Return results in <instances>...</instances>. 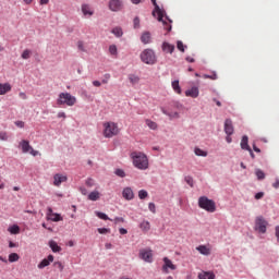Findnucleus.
Returning a JSON list of instances; mask_svg holds the SVG:
<instances>
[{"mask_svg": "<svg viewBox=\"0 0 279 279\" xmlns=\"http://www.w3.org/2000/svg\"><path fill=\"white\" fill-rule=\"evenodd\" d=\"M131 158L133 160V165L136 169H140L141 171H146L149 167V160L147 155L141 151H133L131 154Z\"/></svg>", "mask_w": 279, "mask_h": 279, "instance_id": "f257e3e1", "label": "nucleus"}, {"mask_svg": "<svg viewBox=\"0 0 279 279\" xmlns=\"http://www.w3.org/2000/svg\"><path fill=\"white\" fill-rule=\"evenodd\" d=\"M151 3L155 7V10L153 11V16H157L158 22H162L163 28L167 32H170L172 29V21L168 20V22L166 20H163L165 17V11H162L160 9V7L157 4V0H151Z\"/></svg>", "mask_w": 279, "mask_h": 279, "instance_id": "f03ea898", "label": "nucleus"}, {"mask_svg": "<svg viewBox=\"0 0 279 279\" xmlns=\"http://www.w3.org/2000/svg\"><path fill=\"white\" fill-rule=\"evenodd\" d=\"M57 105L58 106H69L73 107L77 102V98L73 96L72 94L65 92V93H60L57 98Z\"/></svg>", "mask_w": 279, "mask_h": 279, "instance_id": "7ed1b4c3", "label": "nucleus"}, {"mask_svg": "<svg viewBox=\"0 0 279 279\" xmlns=\"http://www.w3.org/2000/svg\"><path fill=\"white\" fill-rule=\"evenodd\" d=\"M102 128H104L102 135L106 138L117 136L120 133L118 123H114L112 121L102 123Z\"/></svg>", "mask_w": 279, "mask_h": 279, "instance_id": "20e7f679", "label": "nucleus"}, {"mask_svg": "<svg viewBox=\"0 0 279 279\" xmlns=\"http://www.w3.org/2000/svg\"><path fill=\"white\" fill-rule=\"evenodd\" d=\"M269 222L263 217L258 216L255 218L254 230L259 234H266Z\"/></svg>", "mask_w": 279, "mask_h": 279, "instance_id": "39448f33", "label": "nucleus"}, {"mask_svg": "<svg viewBox=\"0 0 279 279\" xmlns=\"http://www.w3.org/2000/svg\"><path fill=\"white\" fill-rule=\"evenodd\" d=\"M141 60L146 64H155L157 62L156 54L151 49H145L140 56Z\"/></svg>", "mask_w": 279, "mask_h": 279, "instance_id": "423d86ee", "label": "nucleus"}, {"mask_svg": "<svg viewBox=\"0 0 279 279\" xmlns=\"http://www.w3.org/2000/svg\"><path fill=\"white\" fill-rule=\"evenodd\" d=\"M198 206L203 210H216V203L209 199L207 196H202L198 198Z\"/></svg>", "mask_w": 279, "mask_h": 279, "instance_id": "0eeeda50", "label": "nucleus"}, {"mask_svg": "<svg viewBox=\"0 0 279 279\" xmlns=\"http://www.w3.org/2000/svg\"><path fill=\"white\" fill-rule=\"evenodd\" d=\"M19 146L21 147L22 149V153L26 154V153H29L31 155L33 156H37L39 154L38 150H35L28 141L26 140H22L20 143H19Z\"/></svg>", "mask_w": 279, "mask_h": 279, "instance_id": "6e6552de", "label": "nucleus"}, {"mask_svg": "<svg viewBox=\"0 0 279 279\" xmlns=\"http://www.w3.org/2000/svg\"><path fill=\"white\" fill-rule=\"evenodd\" d=\"M163 265L161 267V270L163 274L168 275L169 270L171 271H175L177 270V265L173 264V262L171 259H169L168 257H163Z\"/></svg>", "mask_w": 279, "mask_h": 279, "instance_id": "1a4fd4ad", "label": "nucleus"}, {"mask_svg": "<svg viewBox=\"0 0 279 279\" xmlns=\"http://www.w3.org/2000/svg\"><path fill=\"white\" fill-rule=\"evenodd\" d=\"M140 258L145 263H151L154 260V254L150 248H143L140 251Z\"/></svg>", "mask_w": 279, "mask_h": 279, "instance_id": "9d476101", "label": "nucleus"}, {"mask_svg": "<svg viewBox=\"0 0 279 279\" xmlns=\"http://www.w3.org/2000/svg\"><path fill=\"white\" fill-rule=\"evenodd\" d=\"M108 8L112 12L121 11L123 8V2L121 0H110L108 3Z\"/></svg>", "mask_w": 279, "mask_h": 279, "instance_id": "9b49d317", "label": "nucleus"}, {"mask_svg": "<svg viewBox=\"0 0 279 279\" xmlns=\"http://www.w3.org/2000/svg\"><path fill=\"white\" fill-rule=\"evenodd\" d=\"M54 256L53 255H48L47 258H44L38 265L37 268L39 270H43L47 267H49L50 263H53Z\"/></svg>", "mask_w": 279, "mask_h": 279, "instance_id": "f8f14e48", "label": "nucleus"}, {"mask_svg": "<svg viewBox=\"0 0 279 279\" xmlns=\"http://www.w3.org/2000/svg\"><path fill=\"white\" fill-rule=\"evenodd\" d=\"M63 182H68V177L61 173H56L53 175V186H61Z\"/></svg>", "mask_w": 279, "mask_h": 279, "instance_id": "ddd939ff", "label": "nucleus"}, {"mask_svg": "<svg viewBox=\"0 0 279 279\" xmlns=\"http://www.w3.org/2000/svg\"><path fill=\"white\" fill-rule=\"evenodd\" d=\"M223 130L227 135H232L234 133V126L231 119H226Z\"/></svg>", "mask_w": 279, "mask_h": 279, "instance_id": "4468645a", "label": "nucleus"}, {"mask_svg": "<svg viewBox=\"0 0 279 279\" xmlns=\"http://www.w3.org/2000/svg\"><path fill=\"white\" fill-rule=\"evenodd\" d=\"M122 197L124 199H126L128 202H130L131 199H134L135 194H134L132 187H124L122 191Z\"/></svg>", "mask_w": 279, "mask_h": 279, "instance_id": "2eb2a0df", "label": "nucleus"}, {"mask_svg": "<svg viewBox=\"0 0 279 279\" xmlns=\"http://www.w3.org/2000/svg\"><path fill=\"white\" fill-rule=\"evenodd\" d=\"M196 251L201 253L203 256H210L211 248L207 245H198L196 246Z\"/></svg>", "mask_w": 279, "mask_h": 279, "instance_id": "dca6fc26", "label": "nucleus"}, {"mask_svg": "<svg viewBox=\"0 0 279 279\" xmlns=\"http://www.w3.org/2000/svg\"><path fill=\"white\" fill-rule=\"evenodd\" d=\"M81 11L84 16H92L94 15V10L89 4H82L81 5Z\"/></svg>", "mask_w": 279, "mask_h": 279, "instance_id": "f3484780", "label": "nucleus"}, {"mask_svg": "<svg viewBox=\"0 0 279 279\" xmlns=\"http://www.w3.org/2000/svg\"><path fill=\"white\" fill-rule=\"evenodd\" d=\"M186 97L197 98L199 96V88L194 86L191 89L185 90Z\"/></svg>", "mask_w": 279, "mask_h": 279, "instance_id": "a211bd4d", "label": "nucleus"}, {"mask_svg": "<svg viewBox=\"0 0 279 279\" xmlns=\"http://www.w3.org/2000/svg\"><path fill=\"white\" fill-rule=\"evenodd\" d=\"M198 279H216V275L213 271H202L197 276Z\"/></svg>", "mask_w": 279, "mask_h": 279, "instance_id": "6ab92c4d", "label": "nucleus"}, {"mask_svg": "<svg viewBox=\"0 0 279 279\" xmlns=\"http://www.w3.org/2000/svg\"><path fill=\"white\" fill-rule=\"evenodd\" d=\"M11 90H12V86L10 83H3V84L0 83V96L5 95Z\"/></svg>", "mask_w": 279, "mask_h": 279, "instance_id": "aec40b11", "label": "nucleus"}, {"mask_svg": "<svg viewBox=\"0 0 279 279\" xmlns=\"http://www.w3.org/2000/svg\"><path fill=\"white\" fill-rule=\"evenodd\" d=\"M48 221H62V217L60 214H54L51 210L47 214Z\"/></svg>", "mask_w": 279, "mask_h": 279, "instance_id": "412c9836", "label": "nucleus"}, {"mask_svg": "<svg viewBox=\"0 0 279 279\" xmlns=\"http://www.w3.org/2000/svg\"><path fill=\"white\" fill-rule=\"evenodd\" d=\"M175 50V46L171 45L169 43H163L162 44V51L167 52V53H173V51Z\"/></svg>", "mask_w": 279, "mask_h": 279, "instance_id": "4be33fe9", "label": "nucleus"}, {"mask_svg": "<svg viewBox=\"0 0 279 279\" xmlns=\"http://www.w3.org/2000/svg\"><path fill=\"white\" fill-rule=\"evenodd\" d=\"M240 145H241L242 149L251 150V146L248 145V136L247 135L242 136Z\"/></svg>", "mask_w": 279, "mask_h": 279, "instance_id": "5701e85b", "label": "nucleus"}, {"mask_svg": "<svg viewBox=\"0 0 279 279\" xmlns=\"http://www.w3.org/2000/svg\"><path fill=\"white\" fill-rule=\"evenodd\" d=\"M49 247L51 250V252H62V247L58 245V243L53 240L49 241Z\"/></svg>", "mask_w": 279, "mask_h": 279, "instance_id": "b1692460", "label": "nucleus"}, {"mask_svg": "<svg viewBox=\"0 0 279 279\" xmlns=\"http://www.w3.org/2000/svg\"><path fill=\"white\" fill-rule=\"evenodd\" d=\"M88 199L90 202H97V199H100V193L98 191H93L88 194Z\"/></svg>", "mask_w": 279, "mask_h": 279, "instance_id": "393cba45", "label": "nucleus"}, {"mask_svg": "<svg viewBox=\"0 0 279 279\" xmlns=\"http://www.w3.org/2000/svg\"><path fill=\"white\" fill-rule=\"evenodd\" d=\"M151 40V36H150V33L146 32V33H143L142 36H141V41L145 45L149 44Z\"/></svg>", "mask_w": 279, "mask_h": 279, "instance_id": "a878e982", "label": "nucleus"}, {"mask_svg": "<svg viewBox=\"0 0 279 279\" xmlns=\"http://www.w3.org/2000/svg\"><path fill=\"white\" fill-rule=\"evenodd\" d=\"M171 86L173 88V90L177 93V94H182V89H181V86H180V82L179 81H173L171 83Z\"/></svg>", "mask_w": 279, "mask_h": 279, "instance_id": "bb28decb", "label": "nucleus"}, {"mask_svg": "<svg viewBox=\"0 0 279 279\" xmlns=\"http://www.w3.org/2000/svg\"><path fill=\"white\" fill-rule=\"evenodd\" d=\"M162 113L167 114L170 119H178L180 118L179 112H169L166 109H161Z\"/></svg>", "mask_w": 279, "mask_h": 279, "instance_id": "cd10ccee", "label": "nucleus"}, {"mask_svg": "<svg viewBox=\"0 0 279 279\" xmlns=\"http://www.w3.org/2000/svg\"><path fill=\"white\" fill-rule=\"evenodd\" d=\"M9 263H17L20 260V255L17 253H11L8 257Z\"/></svg>", "mask_w": 279, "mask_h": 279, "instance_id": "c85d7f7f", "label": "nucleus"}, {"mask_svg": "<svg viewBox=\"0 0 279 279\" xmlns=\"http://www.w3.org/2000/svg\"><path fill=\"white\" fill-rule=\"evenodd\" d=\"M8 232H10V234H19L20 233V227L16 226V225H13V226L8 228Z\"/></svg>", "mask_w": 279, "mask_h": 279, "instance_id": "c756f323", "label": "nucleus"}, {"mask_svg": "<svg viewBox=\"0 0 279 279\" xmlns=\"http://www.w3.org/2000/svg\"><path fill=\"white\" fill-rule=\"evenodd\" d=\"M140 228L143 232H148L150 230V223L148 221H143L141 222Z\"/></svg>", "mask_w": 279, "mask_h": 279, "instance_id": "7c9ffc66", "label": "nucleus"}, {"mask_svg": "<svg viewBox=\"0 0 279 279\" xmlns=\"http://www.w3.org/2000/svg\"><path fill=\"white\" fill-rule=\"evenodd\" d=\"M255 175H256L257 180H265V178H266L265 172L260 169L255 170Z\"/></svg>", "mask_w": 279, "mask_h": 279, "instance_id": "2f4dec72", "label": "nucleus"}, {"mask_svg": "<svg viewBox=\"0 0 279 279\" xmlns=\"http://www.w3.org/2000/svg\"><path fill=\"white\" fill-rule=\"evenodd\" d=\"M194 153L196 156H201L202 158H206V156H208V153L201 148H195Z\"/></svg>", "mask_w": 279, "mask_h": 279, "instance_id": "473e14b6", "label": "nucleus"}, {"mask_svg": "<svg viewBox=\"0 0 279 279\" xmlns=\"http://www.w3.org/2000/svg\"><path fill=\"white\" fill-rule=\"evenodd\" d=\"M111 33L117 36V37H122L123 36V31L121 27H114Z\"/></svg>", "mask_w": 279, "mask_h": 279, "instance_id": "72a5a7b5", "label": "nucleus"}, {"mask_svg": "<svg viewBox=\"0 0 279 279\" xmlns=\"http://www.w3.org/2000/svg\"><path fill=\"white\" fill-rule=\"evenodd\" d=\"M140 80L141 78L137 75H134V74L129 75V81L132 84H137L140 82Z\"/></svg>", "mask_w": 279, "mask_h": 279, "instance_id": "f704fd0d", "label": "nucleus"}, {"mask_svg": "<svg viewBox=\"0 0 279 279\" xmlns=\"http://www.w3.org/2000/svg\"><path fill=\"white\" fill-rule=\"evenodd\" d=\"M184 182H185L189 186H191V189H193V186H194V179H193L192 177H190V175L185 177V178H184Z\"/></svg>", "mask_w": 279, "mask_h": 279, "instance_id": "c9c22d12", "label": "nucleus"}, {"mask_svg": "<svg viewBox=\"0 0 279 279\" xmlns=\"http://www.w3.org/2000/svg\"><path fill=\"white\" fill-rule=\"evenodd\" d=\"M148 197V192L146 190H140L138 191V198L140 199H146Z\"/></svg>", "mask_w": 279, "mask_h": 279, "instance_id": "e433bc0d", "label": "nucleus"}, {"mask_svg": "<svg viewBox=\"0 0 279 279\" xmlns=\"http://www.w3.org/2000/svg\"><path fill=\"white\" fill-rule=\"evenodd\" d=\"M203 77L216 81V80H218V74L216 72H213L210 75L209 74H204Z\"/></svg>", "mask_w": 279, "mask_h": 279, "instance_id": "4c0bfd02", "label": "nucleus"}, {"mask_svg": "<svg viewBox=\"0 0 279 279\" xmlns=\"http://www.w3.org/2000/svg\"><path fill=\"white\" fill-rule=\"evenodd\" d=\"M53 267L57 268L60 272H63L64 265L61 262H54Z\"/></svg>", "mask_w": 279, "mask_h": 279, "instance_id": "58836bf2", "label": "nucleus"}, {"mask_svg": "<svg viewBox=\"0 0 279 279\" xmlns=\"http://www.w3.org/2000/svg\"><path fill=\"white\" fill-rule=\"evenodd\" d=\"M109 53L112 56H117L118 54V47L116 45H110L109 46Z\"/></svg>", "mask_w": 279, "mask_h": 279, "instance_id": "ea45409f", "label": "nucleus"}, {"mask_svg": "<svg viewBox=\"0 0 279 279\" xmlns=\"http://www.w3.org/2000/svg\"><path fill=\"white\" fill-rule=\"evenodd\" d=\"M31 54H32V51L28 50V49H25V50L22 52L21 58L27 60V59L31 58Z\"/></svg>", "mask_w": 279, "mask_h": 279, "instance_id": "a19ab883", "label": "nucleus"}, {"mask_svg": "<svg viewBox=\"0 0 279 279\" xmlns=\"http://www.w3.org/2000/svg\"><path fill=\"white\" fill-rule=\"evenodd\" d=\"M185 47L184 44L182 41H177V48L178 50H180L181 52H184L185 51Z\"/></svg>", "mask_w": 279, "mask_h": 279, "instance_id": "79ce46f5", "label": "nucleus"}, {"mask_svg": "<svg viewBox=\"0 0 279 279\" xmlns=\"http://www.w3.org/2000/svg\"><path fill=\"white\" fill-rule=\"evenodd\" d=\"M96 215L99 219H102L104 221H107V219H109V217L101 211H97Z\"/></svg>", "mask_w": 279, "mask_h": 279, "instance_id": "37998d69", "label": "nucleus"}, {"mask_svg": "<svg viewBox=\"0 0 279 279\" xmlns=\"http://www.w3.org/2000/svg\"><path fill=\"white\" fill-rule=\"evenodd\" d=\"M146 124L148 125V128H150L153 130L157 129V126H158L156 122L150 121V120H146Z\"/></svg>", "mask_w": 279, "mask_h": 279, "instance_id": "c03bdc74", "label": "nucleus"}, {"mask_svg": "<svg viewBox=\"0 0 279 279\" xmlns=\"http://www.w3.org/2000/svg\"><path fill=\"white\" fill-rule=\"evenodd\" d=\"M97 232H99V234H109V232H111V230L107 229V228H98Z\"/></svg>", "mask_w": 279, "mask_h": 279, "instance_id": "a18cd8bd", "label": "nucleus"}, {"mask_svg": "<svg viewBox=\"0 0 279 279\" xmlns=\"http://www.w3.org/2000/svg\"><path fill=\"white\" fill-rule=\"evenodd\" d=\"M116 175H118V178H125V172L122 169H117L114 171Z\"/></svg>", "mask_w": 279, "mask_h": 279, "instance_id": "49530a36", "label": "nucleus"}, {"mask_svg": "<svg viewBox=\"0 0 279 279\" xmlns=\"http://www.w3.org/2000/svg\"><path fill=\"white\" fill-rule=\"evenodd\" d=\"M77 49L83 51V52L86 51L84 41H77Z\"/></svg>", "mask_w": 279, "mask_h": 279, "instance_id": "de8ad7c7", "label": "nucleus"}, {"mask_svg": "<svg viewBox=\"0 0 279 279\" xmlns=\"http://www.w3.org/2000/svg\"><path fill=\"white\" fill-rule=\"evenodd\" d=\"M9 136H8V133L4 132V131H1L0 132V140L1 141H8Z\"/></svg>", "mask_w": 279, "mask_h": 279, "instance_id": "09e8293b", "label": "nucleus"}, {"mask_svg": "<svg viewBox=\"0 0 279 279\" xmlns=\"http://www.w3.org/2000/svg\"><path fill=\"white\" fill-rule=\"evenodd\" d=\"M133 25H134V28H140L141 26V20L138 17H135L133 20Z\"/></svg>", "mask_w": 279, "mask_h": 279, "instance_id": "8fccbe9b", "label": "nucleus"}, {"mask_svg": "<svg viewBox=\"0 0 279 279\" xmlns=\"http://www.w3.org/2000/svg\"><path fill=\"white\" fill-rule=\"evenodd\" d=\"M104 77H105V78L101 80V83H102V84H108V83H109V80H110V77H111V75H110V74H105Z\"/></svg>", "mask_w": 279, "mask_h": 279, "instance_id": "3c124183", "label": "nucleus"}, {"mask_svg": "<svg viewBox=\"0 0 279 279\" xmlns=\"http://www.w3.org/2000/svg\"><path fill=\"white\" fill-rule=\"evenodd\" d=\"M14 124L20 129H23L25 126V122L23 121H15Z\"/></svg>", "mask_w": 279, "mask_h": 279, "instance_id": "603ef678", "label": "nucleus"}, {"mask_svg": "<svg viewBox=\"0 0 279 279\" xmlns=\"http://www.w3.org/2000/svg\"><path fill=\"white\" fill-rule=\"evenodd\" d=\"M265 193L264 192H259L255 194V199H263Z\"/></svg>", "mask_w": 279, "mask_h": 279, "instance_id": "864d4df0", "label": "nucleus"}, {"mask_svg": "<svg viewBox=\"0 0 279 279\" xmlns=\"http://www.w3.org/2000/svg\"><path fill=\"white\" fill-rule=\"evenodd\" d=\"M86 186H94V180L87 179L86 180Z\"/></svg>", "mask_w": 279, "mask_h": 279, "instance_id": "5fc2aeb1", "label": "nucleus"}, {"mask_svg": "<svg viewBox=\"0 0 279 279\" xmlns=\"http://www.w3.org/2000/svg\"><path fill=\"white\" fill-rule=\"evenodd\" d=\"M148 209H149V210H155V209H156L155 203H149V204H148Z\"/></svg>", "mask_w": 279, "mask_h": 279, "instance_id": "6e6d98bb", "label": "nucleus"}, {"mask_svg": "<svg viewBox=\"0 0 279 279\" xmlns=\"http://www.w3.org/2000/svg\"><path fill=\"white\" fill-rule=\"evenodd\" d=\"M275 230H276V233H275L276 234V239H277V241L279 243V226H277Z\"/></svg>", "mask_w": 279, "mask_h": 279, "instance_id": "4d7b16f0", "label": "nucleus"}, {"mask_svg": "<svg viewBox=\"0 0 279 279\" xmlns=\"http://www.w3.org/2000/svg\"><path fill=\"white\" fill-rule=\"evenodd\" d=\"M57 117L58 118H63V119H65L66 118V114H65V112H58V114H57Z\"/></svg>", "mask_w": 279, "mask_h": 279, "instance_id": "13d9d810", "label": "nucleus"}, {"mask_svg": "<svg viewBox=\"0 0 279 279\" xmlns=\"http://www.w3.org/2000/svg\"><path fill=\"white\" fill-rule=\"evenodd\" d=\"M93 85H94L95 87H100V86H101V82H99V81H93Z\"/></svg>", "mask_w": 279, "mask_h": 279, "instance_id": "bf43d9fd", "label": "nucleus"}, {"mask_svg": "<svg viewBox=\"0 0 279 279\" xmlns=\"http://www.w3.org/2000/svg\"><path fill=\"white\" fill-rule=\"evenodd\" d=\"M19 97L22 98V99H27V95L25 93H23V92H21L19 94Z\"/></svg>", "mask_w": 279, "mask_h": 279, "instance_id": "052dcab7", "label": "nucleus"}, {"mask_svg": "<svg viewBox=\"0 0 279 279\" xmlns=\"http://www.w3.org/2000/svg\"><path fill=\"white\" fill-rule=\"evenodd\" d=\"M119 233H120V234H128V230L124 229V228H120V229H119Z\"/></svg>", "mask_w": 279, "mask_h": 279, "instance_id": "680f3d73", "label": "nucleus"}, {"mask_svg": "<svg viewBox=\"0 0 279 279\" xmlns=\"http://www.w3.org/2000/svg\"><path fill=\"white\" fill-rule=\"evenodd\" d=\"M105 248L106 250H112V244L111 243H106Z\"/></svg>", "mask_w": 279, "mask_h": 279, "instance_id": "e2e57ef3", "label": "nucleus"}, {"mask_svg": "<svg viewBox=\"0 0 279 279\" xmlns=\"http://www.w3.org/2000/svg\"><path fill=\"white\" fill-rule=\"evenodd\" d=\"M185 60H186L187 62H191V63L195 62V59L192 58V57H187V58H185Z\"/></svg>", "mask_w": 279, "mask_h": 279, "instance_id": "0e129e2a", "label": "nucleus"}, {"mask_svg": "<svg viewBox=\"0 0 279 279\" xmlns=\"http://www.w3.org/2000/svg\"><path fill=\"white\" fill-rule=\"evenodd\" d=\"M226 141H227V143H232V137H231V135H227Z\"/></svg>", "mask_w": 279, "mask_h": 279, "instance_id": "69168bd1", "label": "nucleus"}, {"mask_svg": "<svg viewBox=\"0 0 279 279\" xmlns=\"http://www.w3.org/2000/svg\"><path fill=\"white\" fill-rule=\"evenodd\" d=\"M253 149H254V151H256V153H260V151H262L260 148H258L256 145H253Z\"/></svg>", "mask_w": 279, "mask_h": 279, "instance_id": "338daca9", "label": "nucleus"}, {"mask_svg": "<svg viewBox=\"0 0 279 279\" xmlns=\"http://www.w3.org/2000/svg\"><path fill=\"white\" fill-rule=\"evenodd\" d=\"M274 189H279V180L272 184Z\"/></svg>", "mask_w": 279, "mask_h": 279, "instance_id": "774afa93", "label": "nucleus"}]
</instances>
